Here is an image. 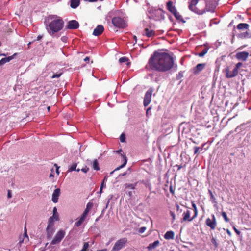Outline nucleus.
Listing matches in <instances>:
<instances>
[{"label": "nucleus", "mask_w": 251, "mask_h": 251, "mask_svg": "<svg viewBox=\"0 0 251 251\" xmlns=\"http://www.w3.org/2000/svg\"><path fill=\"white\" fill-rule=\"evenodd\" d=\"M177 70V65H175L173 57L167 53H160L158 51V71L167 72L173 67Z\"/></svg>", "instance_id": "1"}, {"label": "nucleus", "mask_w": 251, "mask_h": 251, "mask_svg": "<svg viewBox=\"0 0 251 251\" xmlns=\"http://www.w3.org/2000/svg\"><path fill=\"white\" fill-rule=\"evenodd\" d=\"M48 21L49 24L46 25V29L51 36L61 30L64 27V21L61 17L57 15L49 16Z\"/></svg>", "instance_id": "2"}, {"label": "nucleus", "mask_w": 251, "mask_h": 251, "mask_svg": "<svg viewBox=\"0 0 251 251\" xmlns=\"http://www.w3.org/2000/svg\"><path fill=\"white\" fill-rule=\"evenodd\" d=\"M146 69L149 71H157V50L154 51L150 57Z\"/></svg>", "instance_id": "3"}, {"label": "nucleus", "mask_w": 251, "mask_h": 251, "mask_svg": "<svg viewBox=\"0 0 251 251\" xmlns=\"http://www.w3.org/2000/svg\"><path fill=\"white\" fill-rule=\"evenodd\" d=\"M93 203L91 202H89L87 205L83 213H82V215L81 216L80 218L79 219V220L75 222V225L76 227H79L81 226V225L82 224V223L84 221L85 218H86L87 216L88 215L90 210L93 207Z\"/></svg>", "instance_id": "4"}, {"label": "nucleus", "mask_w": 251, "mask_h": 251, "mask_svg": "<svg viewBox=\"0 0 251 251\" xmlns=\"http://www.w3.org/2000/svg\"><path fill=\"white\" fill-rule=\"evenodd\" d=\"M112 23L115 27L118 28L124 29L127 26V24L126 21L120 17L113 18Z\"/></svg>", "instance_id": "5"}, {"label": "nucleus", "mask_w": 251, "mask_h": 251, "mask_svg": "<svg viewBox=\"0 0 251 251\" xmlns=\"http://www.w3.org/2000/svg\"><path fill=\"white\" fill-rule=\"evenodd\" d=\"M127 242L126 238H122L117 240L111 251H119L123 248Z\"/></svg>", "instance_id": "6"}, {"label": "nucleus", "mask_w": 251, "mask_h": 251, "mask_svg": "<svg viewBox=\"0 0 251 251\" xmlns=\"http://www.w3.org/2000/svg\"><path fill=\"white\" fill-rule=\"evenodd\" d=\"M198 2L199 0H191L189 5V8L190 10L198 14H202L205 12V10H200L196 7Z\"/></svg>", "instance_id": "7"}, {"label": "nucleus", "mask_w": 251, "mask_h": 251, "mask_svg": "<svg viewBox=\"0 0 251 251\" xmlns=\"http://www.w3.org/2000/svg\"><path fill=\"white\" fill-rule=\"evenodd\" d=\"M206 225L209 227L211 230H214L217 226L216 218L214 214L211 215V218H207L205 221Z\"/></svg>", "instance_id": "8"}, {"label": "nucleus", "mask_w": 251, "mask_h": 251, "mask_svg": "<svg viewBox=\"0 0 251 251\" xmlns=\"http://www.w3.org/2000/svg\"><path fill=\"white\" fill-rule=\"evenodd\" d=\"M65 235V232L60 230L57 232L54 238L51 242V245H55L59 243Z\"/></svg>", "instance_id": "9"}, {"label": "nucleus", "mask_w": 251, "mask_h": 251, "mask_svg": "<svg viewBox=\"0 0 251 251\" xmlns=\"http://www.w3.org/2000/svg\"><path fill=\"white\" fill-rule=\"evenodd\" d=\"M115 152L117 153H120L121 154V156L123 158V163L121 165L119 166L118 167H117L116 169H115L113 171H112L110 173L111 175L112 174L114 173V172L118 171V170H120V169L125 167L126 166V163L127 161V157H126V155L124 153H123V151L122 149H120L118 151H115Z\"/></svg>", "instance_id": "10"}, {"label": "nucleus", "mask_w": 251, "mask_h": 251, "mask_svg": "<svg viewBox=\"0 0 251 251\" xmlns=\"http://www.w3.org/2000/svg\"><path fill=\"white\" fill-rule=\"evenodd\" d=\"M79 27V23L75 20H70L69 21L66 25V29H76L78 28Z\"/></svg>", "instance_id": "11"}, {"label": "nucleus", "mask_w": 251, "mask_h": 251, "mask_svg": "<svg viewBox=\"0 0 251 251\" xmlns=\"http://www.w3.org/2000/svg\"><path fill=\"white\" fill-rule=\"evenodd\" d=\"M183 218L181 219V222H191L196 217H194V215L191 217V211L189 209H187L184 211L183 213Z\"/></svg>", "instance_id": "12"}, {"label": "nucleus", "mask_w": 251, "mask_h": 251, "mask_svg": "<svg viewBox=\"0 0 251 251\" xmlns=\"http://www.w3.org/2000/svg\"><path fill=\"white\" fill-rule=\"evenodd\" d=\"M152 92V90L151 89H150L146 92L144 100V105L145 106H147L150 103Z\"/></svg>", "instance_id": "13"}, {"label": "nucleus", "mask_w": 251, "mask_h": 251, "mask_svg": "<svg viewBox=\"0 0 251 251\" xmlns=\"http://www.w3.org/2000/svg\"><path fill=\"white\" fill-rule=\"evenodd\" d=\"M249 56V53L246 51L238 52L236 54V58L239 60L246 61Z\"/></svg>", "instance_id": "14"}, {"label": "nucleus", "mask_w": 251, "mask_h": 251, "mask_svg": "<svg viewBox=\"0 0 251 251\" xmlns=\"http://www.w3.org/2000/svg\"><path fill=\"white\" fill-rule=\"evenodd\" d=\"M104 31V27L102 25H98L93 31V34L96 36L100 35Z\"/></svg>", "instance_id": "15"}, {"label": "nucleus", "mask_w": 251, "mask_h": 251, "mask_svg": "<svg viewBox=\"0 0 251 251\" xmlns=\"http://www.w3.org/2000/svg\"><path fill=\"white\" fill-rule=\"evenodd\" d=\"M206 66L205 63H199L193 69V72L194 74H198L200 72L204 69Z\"/></svg>", "instance_id": "16"}, {"label": "nucleus", "mask_w": 251, "mask_h": 251, "mask_svg": "<svg viewBox=\"0 0 251 251\" xmlns=\"http://www.w3.org/2000/svg\"><path fill=\"white\" fill-rule=\"evenodd\" d=\"M217 5L216 2L212 3L211 4L209 2L206 3V10L208 12H213Z\"/></svg>", "instance_id": "17"}, {"label": "nucleus", "mask_w": 251, "mask_h": 251, "mask_svg": "<svg viewBox=\"0 0 251 251\" xmlns=\"http://www.w3.org/2000/svg\"><path fill=\"white\" fill-rule=\"evenodd\" d=\"M60 194V190L59 188L56 189L52 195V201L54 203L58 202V198Z\"/></svg>", "instance_id": "18"}, {"label": "nucleus", "mask_w": 251, "mask_h": 251, "mask_svg": "<svg viewBox=\"0 0 251 251\" xmlns=\"http://www.w3.org/2000/svg\"><path fill=\"white\" fill-rule=\"evenodd\" d=\"M242 66L241 62H238L236 64L235 68L232 70V74L231 75H228L229 77H235L238 74V69Z\"/></svg>", "instance_id": "19"}, {"label": "nucleus", "mask_w": 251, "mask_h": 251, "mask_svg": "<svg viewBox=\"0 0 251 251\" xmlns=\"http://www.w3.org/2000/svg\"><path fill=\"white\" fill-rule=\"evenodd\" d=\"M167 9L172 13L173 14L177 10L175 6L173 5V2L171 1H169L166 4Z\"/></svg>", "instance_id": "20"}, {"label": "nucleus", "mask_w": 251, "mask_h": 251, "mask_svg": "<svg viewBox=\"0 0 251 251\" xmlns=\"http://www.w3.org/2000/svg\"><path fill=\"white\" fill-rule=\"evenodd\" d=\"M80 0H70V6L74 9L76 8L80 4Z\"/></svg>", "instance_id": "21"}, {"label": "nucleus", "mask_w": 251, "mask_h": 251, "mask_svg": "<svg viewBox=\"0 0 251 251\" xmlns=\"http://www.w3.org/2000/svg\"><path fill=\"white\" fill-rule=\"evenodd\" d=\"M174 232L172 231H167L164 235V238L167 240L173 239L174 238Z\"/></svg>", "instance_id": "22"}, {"label": "nucleus", "mask_w": 251, "mask_h": 251, "mask_svg": "<svg viewBox=\"0 0 251 251\" xmlns=\"http://www.w3.org/2000/svg\"><path fill=\"white\" fill-rule=\"evenodd\" d=\"M144 34H145L147 37H151L155 35V31L146 28L144 30Z\"/></svg>", "instance_id": "23"}, {"label": "nucleus", "mask_w": 251, "mask_h": 251, "mask_svg": "<svg viewBox=\"0 0 251 251\" xmlns=\"http://www.w3.org/2000/svg\"><path fill=\"white\" fill-rule=\"evenodd\" d=\"M249 27V25L247 23H240L237 26V28L239 30L248 29Z\"/></svg>", "instance_id": "24"}, {"label": "nucleus", "mask_w": 251, "mask_h": 251, "mask_svg": "<svg viewBox=\"0 0 251 251\" xmlns=\"http://www.w3.org/2000/svg\"><path fill=\"white\" fill-rule=\"evenodd\" d=\"M176 19L180 22H182V23H185V21L184 20L182 16L180 14L179 12L177 11H176L173 14Z\"/></svg>", "instance_id": "25"}, {"label": "nucleus", "mask_w": 251, "mask_h": 251, "mask_svg": "<svg viewBox=\"0 0 251 251\" xmlns=\"http://www.w3.org/2000/svg\"><path fill=\"white\" fill-rule=\"evenodd\" d=\"M54 231L53 228L47 227L46 232L48 238H50Z\"/></svg>", "instance_id": "26"}, {"label": "nucleus", "mask_w": 251, "mask_h": 251, "mask_svg": "<svg viewBox=\"0 0 251 251\" xmlns=\"http://www.w3.org/2000/svg\"><path fill=\"white\" fill-rule=\"evenodd\" d=\"M239 37L242 39L250 38H251V35L248 31H246L240 34Z\"/></svg>", "instance_id": "27"}, {"label": "nucleus", "mask_w": 251, "mask_h": 251, "mask_svg": "<svg viewBox=\"0 0 251 251\" xmlns=\"http://www.w3.org/2000/svg\"><path fill=\"white\" fill-rule=\"evenodd\" d=\"M92 167L95 170H100V168L99 167V162L97 160V159H95L93 160V163H92Z\"/></svg>", "instance_id": "28"}, {"label": "nucleus", "mask_w": 251, "mask_h": 251, "mask_svg": "<svg viewBox=\"0 0 251 251\" xmlns=\"http://www.w3.org/2000/svg\"><path fill=\"white\" fill-rule=\"evenodd\" d=\"M77 165V163L73 164L69 168L68 171L72 172L73 171H76L77 172H79L80 170L79 169H76Z\"/></svg>", "instance_id": "29"}, {"label": "nucleus", "mask_w": 251, "mask_h": 251, "mask_svg": "<svg viewBox=\"0 0 251 251\" xmlns=\"http://www.w3.org/2000/svg\"><path fill=\"white\" fill-rule=\"evenodd\" d=\"M128 61V58L126 57H122L119 59V62L120 63H123L124 62H127V65H128L130 64V63Z\"/></svg>", "instance_id": "30"}, {"label": "nucleus", "mask_w": 251, "mask_h": 251, "mask_svg": "<svg viewBox=\"0 0 251 251\" xmlns=\"http://www.w3.org/2000/svg\"><path fill=\"white\" fill-rule=\"evenodd\" d=\"M224 72L226 73V77L227 78H232L233 77H229L228 75H232V72H230L229 70V67H227L224 70Z\"/></svg>", "instance_id": "31"}, {"label": "nucleus", "mask_w": 251, "mask_h": 251, "mask_svg": "<svg viewBox=\"0 0 251 251\" xmlns=\"http://www.w3.org/2000/svg\"><path fill=\"white\" fill-rule=\"evenodd\" d=\"M208 193L210 195V200H211V202L213 203H216V199H215L214 196L213 195L212 191L210 190H208Z\"/></svg>", "instance_id": "32"}, {"label": "nucleus", "mask_w": 251, "mask_h": 251, "mask_svg": "<svg viewBox=\"0 0 251 251\" xmlns=\"http://www.w3.org/2000/svg\"><path fill=\"white\" fill-rule=\"evenodd\" d=\"M54 226V222L52 217H50L48 220V226L47 227L53 228Z\"/></svg>", "instance_id": "33"}, {"label": "nucleus", "mask_w": 251, "mask_h": 251, "mask_svg": "<svg viewBox=\"0 0 251 251\" xmlns=\"http://www.w3.org/2000/svg\"><path fill=\"white\" fill-rule=\"evenodd\" d=\"M211 243L214 245L215 248H217L218 247V243L217 242L216 238L212 236L211 239Z\"/></svg>", "instance_id": "34"}, {"label": "nucleus", "mask_w": 251, "mask_h": 251, "mask_svg": "<svg viewBox=\"0 0 251 251\" xmlns=\"http://www.w3.org/2000/svg\"><path fill=\"white\" fill-rule=\"evenodd\" d=\"M208 50L207 48H205L201 52L198 54V56L200 57H203L207 53Z\"/></svg>", "instance_id": "35"}, {"label": "nucleus", "mask_w": 251, "mask_h": 251, "mask_svg": "<svg viewBox=\"0 0 251 251\" xmlns=\"http://www.w3.org/2000/svg\"><path fill=\"white\" fill-rule=\"evenodd\" d=\"M157 246V240L155 241L153 243L150 244L148 247L149 250H151L152 249L155 248Z\"/></svg>", "instance_id": "36"}, {"label": "nucleus", "mask_w": 251, "mask_h": 251, "mask_svg": "<svg viewBox=\"0 0 251 251\" xmlns=\"http://www.w3.org/2000/svg\"><path fill=\"white\" fill-rule=\"evenodd\" d=\"M17 55V53H15L13 55H12V56H8L7 57H5V59L6 61V62H10L11 60H12L13 59H14L15 58V56H16Z\"/></svg>", "instance_id": "37"}, {"label": "nucleus", "mask_w": 251, "mask_h": 251, "mask_svg": "<svg viewBox=\"0 0 251 251\" xmlns=\"http://www.w3.org/2000/svg\"><path fill=\"white\" fill-rule=\"evenodd\" d=\"M192 206L193 208H194V217H197L198 215V210L196 206V205L194 203H192Z\"/></svg>", "instance_id": "38"}, {"label": "nucleus", "mask_w": 251, "mask_h": 251, "mask_svg": "<svg viewBox=\"0 0 251 251\" xmlns=\"http://www.w3.org/2000/svg\"><path fill=\"white\" fill-rule=\"evenodd\" d=\"M89 246V245L88 242L84 243L83 248L80 251H87Z\"/></svg>", "instance_id": "39"}, {"label": "nucleus", "mask_w": 251, "mask_h": 251, "mask_svg": "<svg viewBox=\"0 0 251 251\" xmlns=\"http://www.w3.org/2000/svg\"><path fill=\"white\" fill-rule=\"evenodd\" d=\"M222 216H223V218L224 219L225 221L226 222H228L229 221V219L227 216V215L225 212H222Z\"/></svg>", "instance_id": "40"}, {"label": "nucleus", "mask_w": 251, "mask_h": 251, "mask_svg": "<svg viewBox=\"0 0 251 251\" xmlns=\"http://www.w3.org/2000/svg\"><path fill=\"white\" fill-rule=\"evenodd\" d=\"M62 72L54 74L51 76V78H58L62 75Z\"/></svg>", "instance_id": "41"}, {"label": "nucleus", "mask_w": 251, "mask_h": 251, "mask_svg": "<svg viewBox=\"0 0 251 251\" xmlns=\"http://www.w3.org/2000/svg\"><path fill=\"white\" fill-rule=\"evenodd\" d=\"M120 140L121 142H125L126 141V135L122 133L120 136Z\"/></svg>", "instance_id": "42"}, {"label": "nucleus", "mask_w": 251, "mask_h": 251, "mask_svg": "<svg viewBox=\"0 0 251 251\" xmlns=\"http://www.w3.org/2000/svg\"><path fill=\"white\" fill-rule=\"evenodd\" d=\"M125 188H130L131 189H134L135 187L134 185L132 184H125Z\"/></svg>", "instance_id": "43"}, {"label": "nucleus", "mask_w": 251, "mask_h": 251, "mask_svg": "<svg viewBox=\"0 0 251 251\" xmlns=\"http://www.w3.org/2000/svg\"><path fill=\"white\" fill-rule=\"evenodd\" d=\"M194 154H197L199 151V150L200 149V148L197 146H195L194 148ZM201 149H202V147L201 148Z\"/></svg>", "instance_id": "44"}, {"label": "nucleus", "mask_w": 251, "mask_h": 251, "mask_svg": "<svg viewBox=\"0 0 251 251\" xmlns=\"http://www.w3.org/2000/svg\"><path fill=\"white\" fill-rule=\"evenodd\" d=\"M146 229V228L145 227H142L139 229V232L140 233H143L145 231Z\"/></svg>", "instance_id": "45"}, {"label": "nucleus", "mask_w": 251, "mask_h": 251, "mask_svg": "<svg viewBox=\"0 0 251 251\" xmlns=\"http://www.w3.org/2000/svg\"><path fill=\"white\" fill-rule=\"evenodd\" d=\"M6 61L5 59V58H2L0 60V65H4V64L6 63Z\"/></svg>", "instance_id": "46"}, {"label": "nucleus", "mask_w": 251, "mask_h": 251, "mask_svg": "<svg viewBox=\"0 0 251 251\" xmlns=\"http://www.w3.org/2000/svg\"><path fill=\"white\" fill-rule=\"evenodd\" d=\"M89 170V168L87 167H85L84 168L81 169V171L84 173H87Z\"/></svg>", "instance_id": "47"}, {"label": "nucleus", "mask_w": 251, "mask_h": 251, "mask_svg": "<svg viewBox=\"0 0 251 251\" xmlns=\"http://www.w3.org/2000/svg\"><path fill=\"white\" fill-rule=\"evenodd\" d=\"M170 213L171 216L172 217L173 221H174L176 219V216H175V213L172 211H170Z\"/></svg>", "instance_id": "48"}, {"label": "nucleus", "mask_w": 251, "mask_h": 251, "mask_svg": "<svg viewBox=\"0 0 251 251\" xmlns=\"http://www.w3.org/2000/svg\"><path fill=\"white\" fill-rule=\"evenodd\" d=\"M233 228L234 230V231L235 232V233L238 235H240V234H241V232L240 231H239L235 226H233Z\"/></svg>", "instance_id": "49"}, {"label": "nucleus", "mask_w": 251, "mask_h": 251, "mask_svg": "<svg viewBox=\"0 0 251 251\" xmlns=\"http://www.w3.org/2000/svg\"><path fill=\"white\" fill-rule=\"evenodd\" d=\"M182 76H183L182 73L181 72H180L178 73V75H177L176 78L178 79L182 77Z\"/></svg>", "instance_id": "50"}, {"label": "nucleus", "mask_w": 251, "mask_h": 251, "mask_svg": "<svg viewBox=\"0 0 251 251\" xmlns=\"http://www.w3.org/2000/svg\"><path fill=\"white\" fill-rule=\"evenodd\" d=\"M24 236H25V239H27V240H28V237L27 234L26 229L25 230Z\"/></svg>", "instance_id": "51"}, {"label": "nucleus", "mask_w": 251, "mask_h": 251, "mask_svg": "<svg viewBox=\"0 0 251 251\" xmlns=\"http://www.w3.org/2000/svg\"><path fill=\"white\" fill-rule=\"evenodd\" d=\"M11 197H12V194L11 193V191L9 190H8L7 197L8 198H11Z\"/></svg>", "instance_id": "52"}, {"label": "nucleus", "mask_w": 251, "mask_h": 251, "mask_svg": "<svg viewBox=\"0 0 251 251\" xmlns=\"http://www.w3.org/2000/svg\"><path fill=\"white\" fill-rule=\"evenodd\" d=\"M175 167H177V170H179L180 169H181L183 167V166L181 165H176Z\"/></svg>", "instance_id": "53"}, {"label": "nucleus", "mask_w": 251, "mask_h": 251, "mask_svg": "<svg viewBox=\"0 0 251 251\" xmlns=\"http://www.w3.org/2000/svg\"><path fill=\"white\" fill-rule=\"evenodd\" d=\"M98 1H103V0H89V2H95Z\"/></svg>", "instance_id": "54"}, {"label": "nucleus", "mask_w": 251, "mask_h": 251, "mask_svg": "<svg viewBox=\"0 0 251 251\" xmlns=\"http://www.w3.org/2000/svg\"><path fill=\"white\" fill-rule=\"evenodd\" d=\"M107 180V178L106 177H105L102 181V182H101V184H103V187H105V185H104V182L105 181H106Z\"/></svg>", "instance_id": "55"}, {"label": "nucleus", "mask_w": 251, "mask_h": 251, "mask_svg": "<svg viewBox=\"0 0 251 251\" xmlns=\"http://www.w3.org/2000/svg\"><path fill=\"white\" fill-rule=\"evenodd\" d=\"M170 191L173 194L174 193V190L173 189L172 186H170Z\"/></svg>", "instance_id": "56"}, {"label": "nucleus", "mask_w": 251, "mask_h": 251, "mask_svg": "<svg viewBox=\"0 0 251 251\" xmlns=\"http://www.w3.org/2000/svg\"><path fill=\"white\" fill-rule=\"evenodd\" d=\"M67 39V38L66 37H65V36L62 37L61 38L62 41L64 42H66Z\"/></svg>", "instance_id": "57"}, {"label": "nucleus", "mask_w": 251, "mask_h": 251, "mask_svg": "<svg viewBox=\"0 0 251 251\" xmlns=\"http://www.w3.org/2000/svg\"><path fill=\"white\" fill-rule=\"evenodd\" d=\"M55 166H56V172L58 174H59V172L58 170L59 167L57 166L56 164H55Z\"/></svg>", "instance_id": "58"}, {"label": "nucleus", "mask_w": 251, "mask_h": 251, "mask_svg": "<svg viewBox=\"0 0 251 251\" xmlns=\"http://www.w3.org/2000/svg\"><path fill=\"white\" fill-rule=\"evenodd\" d=\"M90 60V58L89 57H86L84 59V61H85V62H88Z\"/></svg>", "instance_id": "59"}, {"label": "nucleus", "mask_w": 251, "mask_h": 251, "mask_svg": "<svg viewBox=\"0 0 251 251\" xmlns=\"http://www.w3.org/2000/svg\"><path fill=\"white\" fill-rule=\"evenodd\" d=\"M176 207L177 212L180 210V207L177 204H176Z\"/></svg>", "instance_id": "60"}, {"label": "nucleus", "mask_w": 251, "mask_h": 251, "mask_svg": "<svg viewBox=\"0 0 251 251\" xmlns=\"http://www.w3.org/2000/svg\"><path fill=\"white\" fill-rule=\"evenodd\" d=\"M151 109V107H149L147 109V111H146V114L147 116H148L150 114V111Z\"/></svg>", "instance_id": "61"}, {"label": "nucleus", "mask_w": 251, "mask_h": 251, "mask_svg": "<svg viewBox=\"0 0 251 251\" xmlns=\"http://www.w3.org/2000/svg\"><path fill=\"white\" fill-rule=\"evenodd\" d=\"M103 184H101L100 185V193H101L102 192V189H103Z\"/></svg>", "instance_id": "62"}, {"label": "nucleus", "mask_w": 251, "mask_h": 251, "mask_svg": "<svg viewBox=\"0 0 251 251\" xmlns=\"http://www.w3.org/2000/svg\"><path fill=\"white\" fill-rule=\"evenodd\" d=\"M42 38V36L41 35H38L37 37V41H39L40 40H41V39Z\"/></svg>", "instance_id": "63"}, {"label": "nucleus", "mask_w": 251, "mask_h": 251, "mask_svg": "<svg viewBox=\"0 0 251 251\" xmlns=\"http://www.w3.org/2000/svg\"><path fill=\"white\" fill-rule=\"evenodd\" d=\"M97 251H108V250L106 249H104L102 250H98Z\"/></svg>", "instance_id": "64"}]
</instances>
